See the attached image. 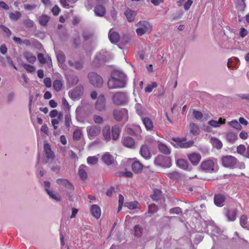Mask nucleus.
<instances>
[{
	"label": "nucleus",
	"mask_w": 249,
	"mask_h": 249,
	"mask_svg": "<svg viewBox=\"0 0 249 249\" xmlns=\"http://www.w3.org/2000/svg\"><path fill=\"white\" fill-rule=\"evenodd\" d=\"M137 26L139 27L136 29V33L139 36H142L145 34H149L152 31V26L146 21H141L138 22Z\"/></svg>",
	"instance_id": "nucleus-1"
},
{
	"label": "nucleus",
	"mask_w": 249,
	"mask_h": 249,
	"mask_svg": "<svg viewBox=\"0 0 249 249\" xmlns=\"http://www.w3.org/2000/svg\"><path fill=\"white\" fill-rule=\"evenodd\" d=\"M89 82L94 87L100 88L103 86V79L102 77L94 72H89L88 74Z\"/></svg>",
	"instance_id": "nucleus-2"
},
{
	"label": "nucleus",
	"mask_w": 249,
	"mask_h": 249,
	"mask_svg": "<svg viewBox=\"0 0 249 249\" xmlns=\"http://www.w3.org/2000/svg\"><path fill=\"white\" fill-rule=\"evenodd\" d=\"M113 116L118 122L122 120L127 121L128 118V111L125 108L115 109L113 111Z\"/></svg>",
	"instance_id": "nucleus-3"
},
{
	"label": "nucleus",
	"mask_w": 249,
	"mask_h": 249,
	"mask_svg": "<svg viewBox=\"0 0 249 249\" xmlns=\"http://www.w3.org/2000/svg\"><path fill=\"white\" fill-rule=\"evenodd\" d=\"M112 100L115 105L122 106L124 105L127 102V98L125 93L118 92L112 95Z\"/></svg>",
	"instance_id": "nucleus-4"
},
{
	"label": "nucleus",
	"mask_w": 249,
	"mask_h": 249,
	"mask_svg": "<svg viewBox=\"0 0 249 249\" xmlns=\"http://www.w3.org/2000/svg\"><path fill=\"white\" fill-rule=\"evenodd\" d=\"M154 163L157 166L165 168H169L172 164L171 159L162 155L158 156L155 159Z\"/></svg>",
	"instance_id": "nucleus-5"
},
{
	"label": "nucleus",
	"mask_w": 249,
	"mask_h": 249,
	"mask_svg": "<svg viewBox=\"0 0 249 249\" xmlns=\"http://www.w3.org/2000/svg\"><path fill=\"white\" fill-rule=\"evenodd\" d=\"M107 85L110 89L121 88L124 87L125 81L122 78H118L113 76L109 79Z\"/></svg>",
	"instance_id": "nucleus-6"
},
{
	"label": "nucleus",
	"mask_w": 249,
	"mask_h": 249,
	"mask_svg": "<svg viewBox=\"0 0 249 249\" xmlns=\"http://www.w3.org/2000/svg\"><path fill=\"white\" fill-rule=\"evenodd\" d=\"M56 183L60 186H62L66 189L67 195L69 196L70 194L73 192L74 187L73 184L68 179L65 178H58L56 180Z\"/></svg>",
	"instance_id": "nucleus-7"
},
{
	"label": "nucleus",
	"mask_w": 249,
	"mask_h": 249,
	"mask_svg": "<svg viewBox=\"0 0 249 249\" xmlns=\"http://www.w3.org/2000/svg\"><path fill=\"white\" fill-rule=\"evenodd\" d=\"M221 162L223 166L232 168L236 164L237 159L234 156L227 155L222 158Z\"/></svg>",
	"instance_id": "nucleus-8"
},
{
	"label": "nucleus",
	"mask_w": 249,
	"mask_h": 249,
	"mask_svg": "<svg viewBox=\"0 0 249 249\" xmlns=\"http://www.w3.org/2000/svg\"><path fill=\"white\" fill-rule=\"evenodd\" d=\"M101 127L97 125H90L87 128L88 136L90 140L94 139L100 135L101 133Z\"/></svg>",
	"instance_id": "nucleus-9"
},
{
	"label": "nucleus",
	"mask_w": 249,
	"mask_h": 249,
	"mask_svg": "<svg viewBox=\"0 0 249 249\" xmlns=\"http://www.w3.org/2000/svg\"><path fill=\"white\" fill-rule=\"evenodd\" d=\"M200 167L202 170L209 173L215 171L214 162L212 160L209 159L203 161L201 164Z\"/></svg>",
	"instance_id": "nucleus-10"
},
{
	"label": "nucleus",
	"mask_w": 249,
	"mask_h": 249,
	"mask_svg": "<svg viewBox=\"0 0 249 249\" xmlns=\"http://www.w3.org/2000/svg\"><path fill=\"white\" fill-rule=\"evenodd\" d=\"M83 90V87L77 86L69 92V95L73 100H78L82 95Z\"/></svg>",
	"instance_id": "nucleus-11"
},
{
	"label": "nucleus",
	"mask_w": 249,
	"mask_h": 249,
	"mask_svg": "<svg viewBox=\"0 0 249 249\" xmlns=\"http://www.w3.org/2000/svg\"><path fill=\"white\" fill-rule=\"evenodd\" d=\"M95 108L99 111H105L106 109V100L104 95H100L95 104Z\"/></svg>",
	"instance_id": "nucleus-12"
},
{
	"label": "nucleus",
	"mask_w": 249,
	"mask_h": 249,
	"mask_svg": "<svg viewBox=\"0 0 249 249\" xmlns=\"http://www.w3.org/2000/svg\"><path fill=\"white\" fill-rule=\"evenodd\" d=\"M140 153L142 157L146 160H149L151 157V153L148 146L146 144L141 146Z\"/></svg>",
	"instance_id": "nucleus-13"
},
{
	"label": "nucleus",
	"mask_w": 249,
	"mask_h": 249,
	"mask_svg": "<svg viewBox=\"0 0 249 249\" xmlns=\"http://www.w3.org/2000/svg\"><path fill=\"white\" fill-rule=\"evenodd\" d=\"M44 151L48 160H53L54 159V155L53 152L52 150L49 143H46L44 144Z\"/></svg>",
	"instance_id": "nucleus-14"
},
{
	"label": "nucleus",
	"mask_w": 249,
	"mask_h": 249,
	"mask_svg": "<svg viewBox=\"0 0 249 249\" xmlns=\"http://www.w3.org/2000/svg\"><path fill=\"white\" fill-rule=\"evenodd\" d=\"M188 158L192 164L194 165L198 164L201 159V155L199 154L195 153L188 155Z\"/></svg>",
	"instance_id": "nucleus-15"
},
{
	"label": "nucleus",
	"mask_w": 249,
	"mask_h": 249,
	"mask_svg": "<svg viewBox=\"0 0 249 249\" xmlns=\"http://www.w3.org/2000/svg\"><path fill=\"white\" fill-rule=\"evenodd\" d=\"M225 199V196L221 194H216L214 196V204L218 207H221L223 205Z\"/></svg>",
	"instance_id": "nucleus-16"
},
{
	"label": "nucleus",
	"mask_w": 249,
	"mask_h": 249,
	"mask_svg": "<svg viewBox=\"0 0 249 249\" xmlns=\"http://www.w3.org/2000/svg\"><path fill=\"white\" fill-rule=\"evenodd\" d=\"M132 171L136 174L142 173L143 165L138 160H135L131 165Z\"/></svg>",
	"instance_id": "nucleus-17"
},
{
	"label": "nucleus",
	"mask_w": 249,
	"mask_h": 249,
	"mask_svg": "<svg viewBox=\"0 0 249 249\" xmlns=\"http://www.w3.org/2000/svg\"><path fill=\"white\" fill-rule=\"evenodd\" d=\"M122 142L124 146L131 148L134 147L135 143L134 140L129 136L124 137L123 139Z\"/></svg>",
	"instance_id": "nucleus-18"
},
{
	"label": "nucleus",
	"mask_w": 249,
	"mask_h": 249,
	"mask_svg": "<svg viewBox=\"0 0 249 249\" xmlns=\"http://www.w3.org/2000/svg\"><path fill=\"white\" fill-rule=\"evenodd\" d=\"M121 128L118 125H114L111 128L112 139L114 141L117 140L120 135Z\"/></svg>",
	"instance_id": "nucleus-19"
},
{
	"label": "nucleus",
	"mask_w": 249,
	"mask_h": 249,
	"mask_svg": "<svg viewBox=\"0 0 249 249\" xmlns=\"http://www.w3.org/2000/svg\"><path fill=\"white\" fill-rule=\"evenodd\" d=\"M102 160L107 165H110L114 162L113 157L109 153L107 152L102 157Z\"/></svg>",
	"instance_id": "nucleus-20"
},
{
	"label": "nucleus",
	"mask_w": 249,
	"mask_h": 249,
	"mask_svg": "<svg viewBox=\"0 0 249 249\" xmlns=\"http://www.w3.org/2000/svg\"><path fill=\"white\" fill-rule=\"evenodd\" d=\"M91 214L96 218L98 219L101 214V211L97 205H92L90 209Z\"/></svg>",
	"instance_id": "nucleus-21"
},
{
	"label": "nucleus",
	"mask_w": 249,
	"mask_h": 249,
	"mask_svg": "<svg viewBox=\"0 0 249 249\" xmlns=\"http://www.w3.org/2000/svg\"><path fill=\"white\" fill-rule=\"evenodd\" d=\"M87 166L82 164L80 165L78 168V175L80 178L83 180H85L87 179L88 176L86 172Z\"/></svg>",
	"instance_id": "nucleus-22"
},
{
	"label": "nucleus",
	"mask_w": 249,
	"mask_h": 249,
	"mask_svg": "<svg viewBox=\"0 0 249 249\" xmlns=\"http://www.w3.org/2000/svg\"><path fill=\"white\" fill-rule=\"evenodd\" d=\"M108 37L111 43H115L119 40L120 36L118 33L113 31L111 29L109 32Z\"/></svg>",
	"instance_id": "nucleus-23"
},
{
	"label": "nucleus",
	"mask_w": 249,
	"mask_h": 249,
	"mask_svg": "<svg viewBox=\"0 0 249 249\" xmlns=\"http://www.w3.org/2000/svg\"><path fill=\"white\" fill-rule=\"evenodd\" d=\"M102 134L104 139L108 142L111 140L110 127L108 125H106L103 128Z\"/></svg>",
	"instance_id": "nucleus-24"
},
{
	"label": "nucleus",
	"mask_w": 249,
	"mask_h": 249,
	"mask_svg": "<svg viewBox=\"0 0 249 249\" xmlns=\"http://www.w3.org/2000/svg\"><path fill=\"white\" fill-rule=\"evenodd\" d=\"M137 13L130 9H127L124 12V15L126 16L127 20L129 22L134 21Z\"/></svg>",
	"instance_id": "nucleus-25"
},
{
	"label": "nucleus",
	"mask_w": 249,
	"mask_h": 249,
	"mask_svg": "<svg viewBox=\"0 0 249 249\" xmlns=\"http://www.w3.org/2000/svg\"><path fill=\"white\" fill-rule=\"evenodd\" d=\"M94 11L95 15L99 17L104 16L106 12L105 7L102 5H96Z\"/></svg>",
	"instance_id": "nucleus-26"
},
{
	"label": "nucleus",
	"mask_w": 249,
	"mask_h": 249,
	"mask_svg": "<svg viewBox=\"0 0 249 249\" xmlns=\"http://www.w3.org/2000/svg\"><path fill=\"white\" fill-rule=\"evenodd\" d=\"M194 143V142L193 141L186 142V139L183 138L180 143H179L177 146L181 148H187L192 146Z\"/></svg>",
	"instance_id": "nucleus-27"
},
{
	"label": "nucleus",
	"mask_w": 249,
	"mask_h": 249,
	"mask_svg": "<svg viewBox=\"0 0 249 249\" xmlns=\"http://www.w3.org/2000/svg\"><path fill=\"white\" fill-rule=\"evenodd\" d=\"M158 147L159 151L163 154L169 155L171 153L170 149L163 143L159 142Z\"/></svg>",
	"instance_id": "nucleus-28"
},
{
	"label": "nucleus",
	"mask_w": 249,
	"mask_h": 249,
	"mask_svg": "<svg viewBox=\"0 0 249 249\" xmlns=\"http://www.w3.org/2000/svg\"><path fill=\"white\" fill-rule=\"evenodd\" d=\"M142 121L147 130H152L153 129L154 125L151 119L145 117L142 119Z\"/></svg>",
	"instance_id": "nucleus-29"
},
{
	"label": "nucleus",
	"mask_w": 249,
	"mask_h": 249,
	"mask_svg": "<svg viewBox=\"0 0 249 249\" xmlns=\"http://www.w3.org/2000/svg\"><path fill=\"white\" fill-rule=\"evenodd\" d=\"M190 132L193 135H197L200 133L199 126L195 123H191L189 125Z\"/></svg>",
	"instance_id": "nucleus-30"
},
{
	"label": "nucleus",
	"mask_w": 249,
	"mask_h": 249,
	"mask_svg": "<svg viewBox=\"0 0 249 249\" xmlns=\"http://www.w3.org/2000/svg\"><path fill=\"white\" fill-rule=\"evenodd\" d=\"M237 214V211L235 209L229 210L227 211L226 213V216L229 221H233L236 219V216Z\"/></svg>",
	"instance_id": "nucleus-31"
},
{
	"label": "nucleus",
	"mask_w": 249,
	"mask_h": 249,
	"mask_svg": "<svg viewBox=\"0 0 249 249\" xmlns=\"http://www.w3.org/2000/svg\"><path fill=\"white\" fill-rule=\"evenodd\" d=\"M167 177L174 181H179L182 178L180 174L177 172H173L167 174Z\"/></svg>",
	"instance_id": "nucleus-32"
},
{
	"label": "nucleus",
	"mask_w": 249,
	"mask_h": 249,
	"mask_svg": "<svg viewBox=\"0 0 249 249\" xmlns=\"http://www.w3.org/2000/svg\"><path fill=\"white\" fill-rule=\"evenodd\" d=\"M226 140L230 143H233L238 139L237 134L233 132H228L226 135Z\"/></svg>",
	"instance_id": "nucleus-33"
},
{
	"label": "nucleus",
	"mask_w": 249,
	"mask_h": 249,
	"mask_svg": "<svg viewBox=\"0 0 249 249\" xmlns=\"http://www.w3.org/2000/svg\"><path fill=\"white\" fill-rule=\"evenodd\" d=\"M83 136V132L82 130L79 128L75 129L73 133L72 138L74 141H79Z\"/></svg>",
	"instance_id": "nucleus-34"
},
{
	"label": "nucleus",
	"mask_w": 249,
	"mask_h": 249,
	"mask_svg": "<svg viewBox=\"0 0 249 249\" xmlns=\"http://www.w3.org/2000/svg\"><path fill=\"white\" fill-rule=\"evenodd\" d=\"M37 58L39 62L42 64L47 63L48 64L50 63L51 65H52V60L50 56H48L47 58H45L42 53H38L37 55Z\"/></svg>",
	"instance_id": "nucleus-35"
},
{
	"label": "nucleus",
	"mask_w": 249,
	"mask_h": 249,
	"mask_svg": "<svg viewBox=\"0 0 249 249\" xmlns=\"http://www.w3.org/2000/svg\"><path fill=\"white\" fill-rule=\"evenodd\" d=\"M53 88L54 90L57 92L60 91L63 87V83L61 80L56 79L55 80L53 83Z\"/></svg>",
	"instance_id": "nucleus-36"
},
{
	"label": "nucleus",
	"mask_w": 249,
	"mask_h": 249,
	"mask_svg": "<svg viewBox=\"0 0 249 249\" xmlns=\"http://www.w3.org/2000/svg\"><path fill=\"white\" fill-rule=\"evenodd\" d=\"M21 17V14L20 12L16 11L15 12H11L9 14V17L12 21H17Z\"/></svg>",
	"instance_id": "nucleus-37"
},
{
	"label": "nucleus",
	"mask_w": 249,
	"mask_h": 249,
	"mask_svg": "<svg viewBox=\"0 0 249 249\" xmlns=\"http://www.w3.org/2000/svg\"><path fill=\"white\" fill-rule=\"evenodd\" d=\"M23 55L26 60L31 63H34L36 59V57L29 52H24Z\"/></svg>",
	"instance_id": "nucleus-38"
},
{
	"label": "nucleus",
	"mask_w": 249,
	"mask_h": 249,
	"mask_svg": "<svg viewBox=\"0 0 249 249\" xmlns=\"http://www.w3.org/2000/svg\"><path fill=\"white\" fill-rule=\"evenodd\" d=\"M177 164L179 168L183 170H186L188 167L187 161L184 159H179L177 160Z\"/></svg>",
	"instance_id": "nucleus-39"
},
{
	"label": "nucleus",
	"mask_w": 249,
	"mask_h": 249,
	"mask_svg": "<svg viewBox=\"0 0 249 249\" xmlns=\"http://www.w3.org/2000/svg\"><path fill=\"white\" fill-rule=\"evenodd\" d=\"M45 191L50 197L52 199L55 200L56 201H60L61 200L62 197L60 195L54 194L53 192L48 189H46Z\"/></svg>",
	"instance_id": "nucleus-40"
},
{
	"label": "nucleus",
	"mask_w": 249,
	"mask_h": 249,
	"mask_svg": "<svg viewBox=\"0 0 249 249\" xmlns=\"http://www.w3.org/2000/svg\"><path fill=\"white\" fill-rule=\"evenodd\" d=\"M211 143L213 146L217 149H221L223 146L222 142L218 139L215 138H213L211 139Z\"/></svg>",
	"instance_id": "nucleus-41"
},
{
	"label": "nucleus",
	"mask_w": 249,
	"mask_h": 249,
	"mask_svg": "<svg viewBox=\"0 0 249 249\" xmlns=\"http://www.w3.org/2000/svg\"><path fill=\"white\" fill-rule=\"evenodd\" d=\"M49 19L50 18L49 16L46 15H42L39 18L38 21L40 25L42 26H46L47 24Z\"/></svg>",
	"instance_id": "nucleus-42"
},
{
	"label": "nucleus",
	"mask_w": 249,
	"mask_h": 249,
	"mask_svg": "<svg viewBox=\"0 0 249 249\" xmlns=\"http://www.w3.org/2000/svg\"><path fill=\"white\" fill-rule=\"evenodd\" d=\"M247 147L244 144H240L236 147V151L238 154L245 157Z\"/></svg>",
	"instance_id": "nucleus-43"
},
{
	"label": "nucleus",
	"mask_w": 249,
	"mask_h": 249,
	"mask_svg": "<svg viewBox=\"0 0 249 249\" xmlns=\"http://www.w3.org/2000/svg\"><path fill=\"white\" fill-rule=\"evenodd\" d=\"M68 64L71 67H73L76 69L80 70L83 67V64L82 62L79 61H76L75 62H73L71 60H69L68 61Z\"/></svg>",
	"instance_id": "nucleus-44"
},
{
	"label": "nucleus",
	"mask_w": 249,
	"mask_h": 249,
	"mask_svg": "<svg viewBox=\"0 0 249 249\" xmlns=\"http://www.w3.org/2000/svg\"><path fill=\"white\" fill-rule=\"evenodd\" d=\"M161 195V192L159 189H155L154 190L153 194L151 195V197L154 200H159Z\"/></svg>",
	"instance_id": "nucleus-45"
},
{
	"label": "nucleus",
	"mask_w": 249,
	"mask_h": 249,
	"mask_svg": "<svg viewBox=\"0 0 249 249\" xmlns=\"http://www.w3.org/2000/svg\"><path fill=\"white\" fill-rule=\"evenodd\" d=\"M126 206L130 210H135L139 207V203L137 201L130 202L126 203Z\"/></svg>",
	"instance_id": "nucleus-46"
},
{
	"label": "nucleus",
	"mask_w": 249,
	"mask_h": 249,
	"mask_svg": "<svg viewBox=\"0 0 249 249\" xmlns=\"http://www.w3.org/2000/svg\"><path fill=\"white\" fill-rule=\"evenodd\" d=\"M158 84L156 82H152L151 84L147 85L145 88V91L146 92H150L152 91L154 88L157 87Z\"/></svg>",
	"instance_id": "nucleus-47"
},
{
	"label": "nucleus",
	"mask_w": 249,
	"mask_h": 249,
	"mask_svg": "<svg viewBox=\"0 0 249 249\" xmlns=\"http://www.w3.org/2000/svg\"><path fill=\"white\" fill-rule=\"evenodd\" d=\"M248 223V218L245 215H242L240 218V224L243 228H245Z\"/></svg>",
	"instance_id": "nucleus-48"
},
{
	"label": "nucleus",
	"mask_w": 249,
	"mask_h": 249,
	"mask_svg": "<svg viewBox=\"0 0 249 249\" xmlns=\"http://www.w3.org/2000/svg\"><path fill=\"white\" fill-rule=\"evenodd\" d=\"M71 116L70 114L68 113V114H66L65 116V125L67 128H70V127L71 126Z\"/></svg>",
	"instance_id": "nucleus-49"
},
{
	"label": "nucleus",
	"mask_w": 249,
	"mask_h": 249,
	"mask_svg": "<svg viewBox=\"0 0 249 249\" xmlns=\"http://www.w3.org/2000/svg\"><path fill=\"white\" fill-rule=\"evenodd\" d=\"M229 124L233 128L240 130L241 129V125L236 120H233L229 123Z\"/></svg>",
	"instance_id": "nucleus-50"
},
{
	"label": "nucleus",
	"mask_w": 249,
	"mask_h": 249,
	"mask_svg": "<svg viewBox=\"0 0 249 249\" xmlns=\"http://www.w3.org/2000/svg\"><path fill=\"white\" fill-rule=\"evenodd\" d=\"M169 213L170 214H179L182 213V211L181 209L179 207H175L173 208H171L169 210Z\"/></svg>",
	"instance_id": "nucleus-51"
},
{
	"label": "nucleus",
	"mask_w": 249,
	"mask_h": 249,
	"mask_svg": "<svg viewBox=\"0 0 249 249\" xmlns=\"http://www.w3.org/2000/svg\"><path fill=\"white\" fill-rule=\"evenodd\" d=\"M57 58L59 63L63 64L65 61V55L62 52L58 53Z\"/></svg>",
	"instance_id": "nucleus-52"
},
{
	"label": "nucleus",
	"mask_w": 249,
	"mask_h": 249,
	"mask_svg": "<svg viewBox=\"0 0 249 249\" xmlns=\"http://www.w3.org/2000/svg\"><path fill=\"white\" fill-rule=\"evenodd\" d=\"M193 115L197 120H201L203 118V115L201 112L196 110H193Z\"/></svg>",
	"instance_id": "nucleus-53"
},
{
	"label": "nucleus",
	"mask_w": 249,
	"mask_h": 249,
	"mask_svg": "<svg viewBox=\"0 0 249 249\" xmlns=\"http://www.w3.org/2000/svg\"><path fill=\"white\" fill-rule=\"evenodd\" d=\"M135 235L140 237L142 234V229L139 225H136L134 227Z\"/></svg>",
	"instance_id": "nucleus-54"
},
{
	"label": "nucleus",
	"mask_w": 249,
	"mask_h": 249,
	"mask_svg": "<svg viewBox=\"0 0 249 249\" xmlns=\"http://www.w3.org/2000/svg\"><path fill=\"white\" fill-rule=\"evenodd\" d=\"M98 162V158L95 157H89L87 158V162L89 164L94 165Z\"/></svg>",
	"instance_id": "nucleus-55"
},
{
	"label": "nucleus",
	"mask_w": 249,
	"mask_h": 249,
	"mask_svg": "<svg viewBox=\"0 0 249 249\" xmlns=\"http://www.w3.org/2000/svg\"><path fill=\"white\" fill-rule=\"evenodd\" d=\"M62 103L64 107V109L66 111L69 112L70 110L71 106L69 105V103L65 98L63 97L62 99Z\"/></svg>",
	"instance_id": "nucleus-56"
},
{
	"label": "nucleus",
	"mask_w": 249,
	"mask_h": 249,
	"mask_svg": "<svg viewBox=\"0 0 249 249\" xmlns=\"http://www.w3.org/2000/svg\"><path fill=\"white\" fill-rule=\"evenodd\" d=\"M23 23L25 26L27 28H31L34 25V22L29 18L24 19Z\"/></svg>",
	"instance_id": "nucleus-57"
},
{
	"label": "nucleus",
	"mask_w": 249,
	"mask_h": 249,
	"mask_svg": "<svg viewBox=\"0 0 249 249\" xmlns=\"http://www.w3.org/2000/svg\"><path fill=\"white\" fill-rule=\"evenodd\" d=\"M158 206L154 204H152L148 207L149 213H156L158 211Z\"/></svg>",
	"instance_id": "nucleus-58"
},
{
	"label": "nucleus",
	"mask_w": 249,
	"mask_h": 249,
	"mask_svg": "<svg viewBox=\"0 0 249 249\" xmlns=\"http://www.w3.org/2000/svg\"><path fill=\"white\" fill-rule=\"evenodd\" d=\"M73 44L75 48H77L80 45V37L79 35H77L73 37Z\"/></svg>",
	"instance_id": "nucleus-59"
},
{
	"label": "nucleus",
	"mask_w": 249,
	"mask_h": 249,
	"mask_svg": "<svg viewBox=\"0 0 249 249\" xmlns=\"http://www.w3.org/2000/svg\"><path fill=\"white\" fill-rule=\"evenodd\" d=\"M0 28L7 35L8 37H10L12 35V32L7 27L3 25H0Z\"/></svg>",
	"instance_id": "nucleus-60"
},
{
	"label": "nucleus",
	"mask_w": 249,
	"mask_h": 249,
	"mask_svg": "<svg viewBox=\"0 0 249 249\" xmlns=\"http://www.w3.org/2000/svg\"><path fill=\"white\" fill-rule=\"evenodd\" d=\"M93 119L96 124H101L103 122V118L99 115H95Z\"/></svg>",
	"instance_id": "nucleus-61"
},
{
	"label": "nucleus",
	"mask_w": 249,
	"mask_h": 249,
	"mask_svg": "<svg viewBox=\"0 0 249 249\" xmlns=\"http://www.w3.org/2000/svg\"><path fill=\"white\" fill-rule=\"evenodd\" d=\"M24 68L28 72H33L35 71V68L34 66L28 65V64H25L23 66Z\"/></svg>",
	"instance_id": "nucleus-62"
},
{
	"label": "nucleus",
	"mask_w": 249,
	"mask_h": 249,
	"mask_svg": "<svg viewBox=\"0 0 249 249\" xmlns=\"http://www.w3.org/2000/svg\"><path fill=\"white\" fill-rule=\"evenodd\" d=\"M60 3L62 6L66 8H69L70 6V0H60Z\"/></svg>",
	"instance_id": "nucleus-63"
},
{
	"label": "nucleus",
	"mask_w": 249,
	"mask_h": 249,
	"mask_svg": "<svg viewBox=\"0 0 249 249\" xmlns=\"http://www.w3.org/2000/svg\"><path fill=\"white\" fill-rule=\"evenodd\" d=\"M60 11V9L59 8V7L55 5L54 6L52 9V12L53 13V14L55 16H57L59 14V12Z\"/></svg>",
	"instance_id": "nucleus-64"
}]
</instances>
